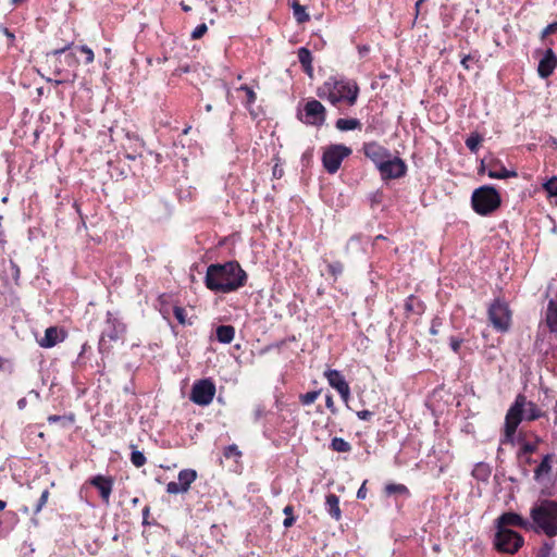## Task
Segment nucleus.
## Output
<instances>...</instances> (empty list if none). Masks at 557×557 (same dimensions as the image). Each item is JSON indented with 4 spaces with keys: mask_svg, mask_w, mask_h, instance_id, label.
<instances>
[{
    "mask_svg": "<svg viewBox=\"0 0 557 557\" xmlns=\"http://www.w3.org/2000/svg\"><path fill=\"white\" fill-rule=\"evenodd\" d=\"M248 275L237 261L212 263L207 268L206 287L213 293L228 294L247 283Z\"/></svg>",
    "mask_w": 557,
    "mask_h": 557,
    "instance_id": "obj_1",
    "label": "nucleus"
},
{
    "mask_svg": "<svg viewBox=\"0 0 557 557\" xmlns=\"http://www.w3.org/2000/svg\"><path fill=\"white\" fill-rule=\"evenodd\" d=\"M524 409L527 411L525 419L530 422L546 417V412L535 403L529 401L525 395L518 394L505 416L503 444H513L517 429L524 419Z\"/></svg>",
    "mask_w": 557,
    "mask_h": 557,
    "instance_id": "obj_2",
    "label": "nucleus"
},
{
    "mask_svg": "<svg viewBox=\"0 0 557 557\" xmlns=\"http://www.w3.org/2000/svg\"><path fill=\"white\" fill-rule=\"evenodd\" d=\"M359 90L356 82L332 76L318 88L317 94L320 98H325L332 106L339 109L341 103H346L348 107L355 106Z\"/></svg>",
    "mask_w": 557,
    "mask_h": 557,
    "instance_id": "obj_3",
    "label": "nucleus"
},
{
    "mask_svg": "<svg viewBox=\"0 0 557 557\" xmlns=\"http://www.w3.org/2000/svg\"><path fill=\"white\" fill-rule=\"evenodd\" d=\"M531 530L552 539L557 536V500L541 499L530 509Z\"/></svg>",
    "mask_w": 557,
    "mask_h": 557,
    "instance_id": "obj_4",
    "label": "nucleus"
},
{
    "mask_svg": "<svg viewBox=\"0 0 557 557\" xmlns=\"http://www.w3.org/2000/svg\"><path fill=\"white\" fill-rule=\"evenodd\" d=\"M502 206L498 190L491 185H483L473 190L471 196L472 210L482 216L493 214Z\"/></svg>",
    "mask_w": 557,
    "mask_h": 557,
    "instance_id": "obj_5",
    "label": "nucleus"
},
{
    "mask_svg": "<svg viewBox=\"0 0 557 557\" xmlns=\"http://www.w3.org/2000/svg\"><path fill=\"white\" fill-rule=\"evenodd\" d=\"M523 536L511 529H496L493 546L500 554L515 555L523 546Z\"/></svg>",
    "mask_w": 557,
    "mask_h": 557,
    "instance_id": "obj_6",
    "label": "nucleus"
},
{
    "mask_svg": "<svg viewBox=\"0 0 557 557\" xmlns=\"http://www.w3.org/2000/svg\"><path fill=\"white\" fill-rule=\"evenodd\" d=\"M487 318L493 327L499 333H506L511 325V311L508 304L496 298L488 307Z\"/></svg>",
    "mask_w": 557,
    "mask_h": 557,
    "instance_id": "obj_7",
    "label": "nucleus"
},
{
    "mask_svg": "<svg viewBox=\"0 0 557 557\" xmlns=\"http://www.w3.org/2000/svg\"><path fill=\"white\" fill-rule=\"evenodd\" d=\"M351 152V148L342 144H334L326 147L322 154V164L325 171L329 174H335L339 170L344 159L348 158Z\"/></svg>",
    "mask_w": 557,
    "mask_h": 557,
    "instance_id": "obj_8",
    "label": "nucleus"
},
{
    "mask_svg": "<svg viewBox=\"0 0 557 557\" xmlns=\"http://www.w3.org/2000/svg\"><path fill=\"white\" fill-rule=\"evenodd\" d=\"M126 331L125 325L113 315V313H107L106 329L103 330L99 339L98 349L101 355H108L111 351V345L107 344V338L110 342H115Z\"/></svg>",
    "mask_w": 557,
    "mask_h": 557,
    "instance_id": "obj_9",
    "label": "nucleus"
},
{
    "mask_svg": "<svg viewBox=\"0 0 557 557\" xmlns=\"http://www.w3.org/2000/svg\"><path fill=\"white\" fill-rule=\"evenodd\" d=\"M216 393L215 384L211 379H201L194 382L189 399L198 406H208Z\"/></svg>",
    "mask_w": 557,
    "mask_h": 557,
    "instance_id": "obj_10",
    "label": "nucleus"
},
{
    "mask_svg": "<svg viewBox=\"0 0 557 557\" xmlns=\"http://www.w3.org/2000/svg\"><path fill=\"white\" fill-rule=\"evenodd\" d=\"M298 117L301 122L307 125L322 126L326 119L325 107L317 99H309L305 106L302 112L298 113Z\"/></svg>",
    "mask_w": 557,
    "mask_h": 557,
    "instance_id": "obj_11",
    "label": "nucleus"
},
{
    "mask_svg": "<svg viewBox=\"0 0 557 557\" xmlns=\"http://www.w3.org/2000/svg\"><path fill=\"white\" fill-rule=\"evenodd\" d=\"M70 46L63 47L61 49H55L52 52L48 53V61L52 62L53 64V73L55 76H59V79H55L54 83L57 85L71 82L73 83L77 74L74 72H71L69 69H66L65 63L62 61V53H65L66 50H69Z\"/></svg>",
    "mask_w": 557,
    "mask_h": 557,
    "instance_id": "obj_12",
    "label": "nucleus"
},
{
    "mask_svg": "<svg viewBox=\"0 0 557 557\" xmlns=\"http://www.w3.org/2000/svg\"><path fill=\"white\" fill-rule=\"evenodd\" d=\"M407 170L406 162L399 157L386 159L377 169L383 181L401 178L407 174Z\"/></svg>",
    "mask_w": 557,
    "mask_h": 557,
    "instance_id": "obj_13",
    "label": "nucleus"
},
{
    "mask_svg": "<svg viewBox=\"0 0 557 557\" xmlns=\"http://www.w3.org/2000/svg\"><path fill=\"white\" fill-rule=\"evenodd\" d=\"M197 471L194 469H183L178 472V482H169L166 492L172 495L187 493L191 484L197 480Z\"/></svg>",
    "mask_w": 557,
    "mask_h": 557,
    "instance_id": "obj_14",
    "label": "nucleus"
},
{
    "mask_svg": "<svg viewBox=\"0 0 557 557\" xmlns=\"http://www.w3.org/2000/svg\"><path fill=\"white\" fill-rule=\"evenodd\" d=\"M87 483L98 490L101 500L104 505L110 504V497L114 485L113 476L97 474L88 479Z\"/></svg>",
    "mask_w": 557,
    "mask_h": 557,
    "instance_id": "obj_15",
    "label": "nucleus"
},
{
    "mask_svg": "<svg viewBox=\"0 0 557 557\" xmlns=\"http://www.w3.org/2000/svg\"><path fill=\"white\" fill-rule=\"evenodd\" d=\"M361 150L363 154L375 164L376 169H379L386 159L391 158L389 150L377 141L364 143Z\"/></svg>",
    "mask_w": 557,
    "mask_h": 557,
    "instance_id": "obj_16",
    "label": "nucleus"
},
{
    "mask_svg": "<svg viewBox=\"0 0 557 557\" xmlns=\"http://www.w3.org/2000/svg\"><path fill=\"white\" fill-rule=\"evenodd\" d=\"M496 529H509V527H518L524 530L531 529V522L519 513L508 511L500 515L496 521Z\"/></svg>",
    "mask_w": 557,
    "mask_h": 557,
    "instance_id": "obj_17",
    "label": "nucleus"
},
{
    "mask_svg": "<svg viewBox=\"0 0 557 557\" xmlns=\"http://www.w3.org/2000/svg\"><path fill=\"white\" fill-rule=\"evenodd\" d=\"M556 67H557V55L550 48H548L544 52L543 58L539 62V65H537L539 76L542 78H547L554 73Z\"/></svg>",
    "mask_w": 557,
    "mask_h": 557,
    "instance_id": "obj_18",
    "label": "nucleus"
},
{
    "mask_svg": "<svg viewBox=\"0 0 557 557\" xmlns=\"http://www.w3.org/2000/svg\"><path fill=\"white\" fill-rule=\"evenodd\" d=\"M487 175L490 178L506 180L517 177L518 173L515 170H507L500 160L493 159L487 163Z\"/></svg>",
    "mask_w": 557,
    "mask_h": 557,
    "instance_id": "obj_19",
    "label": "nucleus"
},
{
    "mask_svg": "<svg viewBox=\"0 0 557 557\" xmlns=\"http://www.w3.org/2000/svg\"><path fill=\"white\" fill-rule=\"evenodd\" d=\"M534 441L529 442L522 438L521 436L518 437V443L520 444V448L517 453V457L521 458L523 456H531L532 454L536 453L539 449L540 444L543 442L542 437L537 434H532Z\"/></svg>",
    "mask_w": 557,
    "mask_h": 557,
    "instance_id": "obj_20",
    "label": "nucleus"
},
{
    "mask_svg": "<svg viewBox=\"0 0 557 557\" xmlns=\"http://www.w3.org/2000/svg\"><path fill=\"white\" fill-rule=\"evenodd\" d=\"M324 377L327 380L331 387L337 392L345 388V385H349L345 380L344 375L338 370L329 369L324 372Z\"/></svg>",
    "mask_w": 557,
    "mask_h": 557,
    "instance_id": "obj_21",
    "label": "nucleus"
},
{
    "mask_svg": "<svg viewBox=\"0 0 557 557\" xmlns=\"http://www.w3.org/2000/svg\"><path fill=\"white\" fill-rule=\"evenodd\" d=\"M299 63L301 64V67L304 72L309 76H313V66H312V53L311 51L306 47H300L297 51Z\"/></svg>",
    "mask_w": 557,
    "mask_h": 557,
    "instance_id": "obj_22",
    "label": "nucleus"
},
{
    "mask_svg": "<svg viewBox=\"0 0 557 557\" xmlns=\"http://www.w3.org/2000/svg\"><path fill=\"white\" fill-rule=\"evenodd\" d=\"M404 309L407 315H421L424 312L425 306L418 297L410 295L405 300Z\"/></svg>",
    "mask_w": 557,
    "mask_h": 557,
    "instance_id": "obj_23",
    "label": "nucleus"
},
{
    "mask_svg": "<svg viewBox=\"0 0 557 557\" xmlns=\"http://www.w3.org/2000/svg\"><path fill=\"white\" fill-rule=\"evenodd\" d=\"M64 337L59 338V331L57 326L46 329L45 336L38 341L40 347L51 348L61 342Z\"/></svg>",
    "mask_w": 557,
    "mask_h": 557,
    "instance_id": "obj_24",
    "label": "nucleus"
},
{
    "mask_svg": "<svg viewBox=\"0 0 557 557\" xmlns=\"http://www.w3.org/2000/svg\"><path fill=\"white\" fill-rule=\"evenodd\" d=\"M325 508L329 515L338 521L342 518V511L339 508V497L333 493H330L325 497Z\"/></svg>",
    "mask_w": 557,
    "mask_h": 557,
    "instance_id": "obj_25",
    "label": "nucleus"
},
{
    "mask_svg": "<svg viewBox=\"0 0 557 557\" xmlns=\"http://www.w3.org/2000/svg\"><path fill=\"white\" fill-rule=\"evenodd\" d=\"M216 339L222 344H230L235 337V327L233 325H220L215 330Z\"/></svg>",
    "mask_w": 557,
    "mask_h": 557,
    "instance_id": "obj_26",
    "label": "nucleus"
},
{
    "mask_svg": "<svg viewBox=\"0 0 557 557\" xmlns=\"http://www.w3.org/2000/svg\"><path fill=\"white\" fill-rule=\"evenodd\" d=\"M329 448L335 453L349 454L352 450V445L345 438L335 436L331 440Z\"/></svg>",
    "mask_w": 557,
    "mask_h": 557,
    "instance_id": "obj_27",
    "label": "nucleus"
},
{
    "mask_svg": "<svg viewBox=\"0 0 557 557\" xmlns=\"http://www.w3.org/2000/svg\"><path fill=\"white\" fill-rule=\"evenodd\" d=\"M553 457L552 454H547L543 457L542 461L534 470L535 480H540L542 476L550 473Z\"/></svg>",
    "mask_w": 557,
    "mask_h": 557,
    "instance_id": "obj_28",
    "label": "nucleus"
},
{
    "mask_svg": "<svg viewBox=\"0 0 557 557\" xmlns=\"http://www.w3.org/2000/svg\"><path fill=\"white\" fill-rule=\"evenodd\" d=\"M236 90L245 92V98L242 100V103L244 104V107L247 110L250 111L251 107L257 101V94H256V91L251 87H249L248 85H242Z\"/></svg>",
    "mask_w": 557,
    "mask_h": 557,
    "instance_id": "obj_29",
    "label": "nucleus"
},
{
    "mask_svg": "<svg viewBox=\"0 0 557 557\" xmlns=\"http://www.w3.org/2000/svg\"><path fill=\"white\" fill-rule=\"evenodd\" d=\"M292 9L294 17L298 24H304L310 20V16L306 11V7L301 5L298 0H293Z\"/></svg>",
    "mask_w": 557,
    "mask_h": 557,
    "instance_id": "obj_30",
    "label": "nucleus"
},
{
    "mask_svg": "<svg viewBox=\"0 0 557 557\" xmlns=\"http://www.w3.org/2000/svg\"><path fill=\"white\" fill-rule=\"evenodd\" d=\"M337 129L342 132L360 129L361 123L358 119H338L335 123Z\"/></svg>",
    "mask_w": 557,
    "mask_h": 557,
    "instance_id": "obj_31",
    "label": "nucleus"
},
{
    "mask_svg": "<svg viewBox=\"0 0 557 557\" xmlns=\"http://www.w3.org/2000/svg\"><path fill=\"white\" fill-rule=\"evenodd\" d=\"M62 54L64 55L62 61L63 63H65L66 69H69L71 72L76 73V69L79 65V60L76 57V53L73 51L67 52L66 50L65 53Z\"/></svg>",
    "mask_w": 557,
    "mask_h": 557,
    "instance_id": "obj_32",
    "label": "nucleus"
},
{
    "mask_svg": "<svg viewBox=\"0 0 557 557\" xmlns=\"http://www.w3.org/2000/svg\"><path fill=\"white\" fill-rule=\"evenodd\" d=\"M482 141L483 137L479 133H471V135L466 139V146L471 152L475 153Z\"/></svg>",
    "mask_w": 557,
    "mask_h": 557,
    "instance_id": "obj_33",
    "label": "nucleus"
},
{
    "mask_svg": "<svg viewBox=\"0 0 557 557\" xmlns=\"http://www.w3.org/2000/svg\"><path fill=\"white\" fill-rule=\"evenodd\" d=\"M321 393H322V389H317V391L307 392L305 394H300L298 397L299 403L302 406H309L318 399V397L321 395Z\"/></svg>",
    "mask_w": 557,
    "mask_h": 557,
    "instance_id": "obj_34",
    "label": "nucleus"
},
{
    "mask_svg": "<svg viewBox=\"0 0 557 557\" xmlns=\"http://www.w3.org/2000/svg\"><path fill=\"white\" fill-rule=\"evenodd\" d=\"M131 448L133 449L132 454H131L132 463L136 468L143 467L147 462V459H146L144 453L137 450L135 445H131Z\"/></svg>",
    "mask_w": 557,
    "mask_h": 557,
    "instance_id": "obj_35",
    "label": "nucleus"
},
{
    "mask_svg": "<svg viewBox=\"0 0 557 557\" xmlns=\"http://www.w3.org/2000/svg\"><path fill=\"white\" fill-rule=\"evenodd\" d=\"M542 187L546 191L547 197H557V176L546 181Z\"/></svg>",
    "mask_w": 557,
    "mask_h": 557,
    "instance_id": "obj_36",
    "label": "nucleus"
},
{
    "mask_svg": "<svg viewBox=\"0 0 557 557\" xmlns=\"http://www.w3.org/2000/svg\"><path fill=\"white\" fill-rule=\"evenodd\" d=\"M344 271V264L341 261L330 262L327 264L329 274L336 281Z\"/></svg>",
    "mask_w": 557,
    "mask_h": 557,
    "instance_id": "obj_37",
    "label": "nucleus"
},
{
    "mask_svg": "<svg viewBox=\"0 0 557 557\" xmlns=\"http://www.w3.org/2000/svg\"><path fill=\"white\" fill-rule=\"evenodd\" d=\"M385 493L387 495L409 494V490L404 484L389 483L385 486Z\"/></svg>",
    "mask_w": 557,
    "mask_h": 557,
    "instance_id": "obj_38",
    "label": "nucleus"
},
{
    "mask_svg": "<svg viewBox=\"0 0 557 557\" xmlns=\"http://www.w3.org/2000/svg\"><path fill=\"white\" fill-rule=\"evenodd\" d=\"M242 451L239 450L238 446L235 445V444H232V445H228L224 448L223 450V456L226 458V459H231V458H240L242 457Z\"/></svg>",
    "mask_w": 557,
    "mask_h": 557,
    "instance_id": "obj_39",
    "label": "nucleus"
},
{
    "mask_svg": "<svg viewBox=\"0 0 557 557\" xmlns=\"http://www.w3.org/2000/svg\"><path fill=\"white\" fill-rule=\"evenodd\" d=\"M173 314L180 324H182V325L187 324V319H186L187 312H186L185 308L175 306L173 309ZM188 324H190V323L188 322Z\"/></svg>",
    "mask_w": 557,
    "mask_h": 557,
    "instance_id": "obj_40",
    "label": "nucleus"
},
{
    "mask_svg": "<svg viewBox=\"0 0 557 557\" xmlns=\"http://www.w3.org/2000/svg\"><path fill=\"white\" fill-rule=\"evenodd\" d=\"M49 496H50V492H49V490L46 488L41 493V495H40V497H39V499H38V502L36 504V507H35V510H34L35 515L39 513L41 511V509L46 506V504H47V502L49 499Z\"/></svg>",
    "mask_w": 557,
    "mask_h": 557,
    "instance_id": "obj_41",
    "label": "nucleus"
},
{
    "mask_svg": "<svg viewBox=\"0 0 557 557\" xmlns=\"http://www.w3.org/2000/svg\"><path fill=\"white\" fill-rule=\"evenodd\" d=\"M208 32V26L206 23H201L191 32L190 38L193 40H197L202 38Z\"/></svg>",
    "mask_w": 557,
    "mask_h": 557,
    "instance_id": "obj_42",
    "label": "nucleus"
},
{
    "mask_svg": "<svg viewBox=\"0 0 557 557\" xmlns=\"http://www.w3.org/2000/svg\"><path fill=\"white\" fill-rule=\"evenodd\" d=\"M78 51L84 54L85 59H84V63L85 64H90L94 62L95 60V54H94V51L87 47V46H79L78 48Z\"/></svg>",
    "mask_w": 557,
    "mask_h": 557,
    "instance_id": "obj_43",
    "label": "nucleus"
},
{
    "mask_svg": "<svg viewBox=\"0 0 557 557\" xmlns=\"http://www.w3.org/2000/svg\"><path fill=\"white\" fill-rule=\"evenodd\" d=\"M443 326V319L440 317H435L432 319L430 333L432 335H437L440 333L441 327Z\"/></svg>",
    "mask_w": 557,
    "mask_h": 557,
    "instance_id": "obj_44",
    "label": "nucleus"
},
{
    "mask_svg": "<svg viewBox=\"0 0 557 557\" xmlns=\"http://www.w3.org/2000/svg\"><path fill=\"white\" fill-rule=\"evenodd\" d=\"M285 345H286V339H282L280 342H276V343H273V344H270V345L265 346L262 349V352H270L272 350H275V351L280 352Z\"/></svg>",
    "mask_w": 557,
    "mask_h": 557,
    "instance_id": "obj_45",
    "label": "nucleus"
},
{
    "mask_svg": "<svg viewBox=\"0 0 557 557\" xmlns=\"http://www.w3.org/2000/svg\"><path fill=\"white\" fill-rule=\"evenodd\" d=\"M66 419H67L71 423H73V422H74V416H73V414H71V416H69V417H66V416L51 414V416H49V417L47 418V420H48V422H49L50 424H53V423H57V422H60V421H63V420H66Z\"/></svg>",
    "mask_w": 557,
    "mask_h": 557,
    "instance_id": "obj_46",
    "label": "nucleus"
},
{
    "mask_svg": "<svg viewBox=\"0 0 557 557\" xmlns=\"http://www.w3.org/2000/svg\"><path fill=\"white\" fill-rule=\"evenodd\" d=\"M325 407L331 411L332 414H336L338 412V409L334 403L332 394H326Z\"/></svg>",
    "mask_w": 557,
    "mask_h": 557,
    "instance_id": "obj_47",
    "label": "nucleus"
},
{
    "mask_svg": "<svg viewBox=\"0 0 557 557\" xmlns=\"http://www.w3.org/2000/svg\"><path fill=\"white\" fill-rule=\"evenodd\" d=\"M557 33V21L548 24L541 33L542 39L546 38L547 36Z\"/></svg>",
    "mask_w": 557,
    "mask_h": 557,
    "instance_id": "obj_48",
    "label": "nucleus"
},
{
    "mask_svg": "<svg viewBox=\"0 0 557 557\" xmlns=\"http://www.w3.org/2000/svg\"><path fill=\"white\" fill-rule=\"evenodd\" d=\"M463 343V339L462 338H459V337H450L449 339V345H450V348L454 352L458 354L460 348H461V345Z\"/></svg>",
    "mask_w": 557,
    "mask_h": 557,
    "instance_id": "obj_49",
    "label": "nucleus"
},
{
    "mask_svg": "<svg viewBox=\"0 0 557 557\" xmlns=\"http://www.w3.org/2000/svg\"><path fill=\"white\" fill-rule=\"evenodd\" d=\"M553 549V546L548 543H544L543 546L540 548L536 557H550V552Z\"/></svg>",
    "mask_w": 557,
    "mask_h": 557,
    "instance_id": "obj_50",
    "label": "nucleus"
},
{
    "mask_svg": "<svg viewBox=\"0 0 557 557\" xmlns=\"http://www.w3.org/2000/svg\"><path fill=\"white\" fill-rule=\"evenodd\" d=\"M338 394L341 395L342 400L348 407V403H349V398H350V387H349V385H345V388L339 391Z\"/></svg>",
    "mask_w": 557,
    "mask_h": 557,
    "instance_id": "obj_51",
    "label": "nucleus"
},
{
    "mask_svg": "<svg viewBox=\"0 0 557 557\" xmlns=\"http://www.w3.org/2000/svg\"><path fill=\"white\" fill-rule=\"evenodd\" d=\"M374 416V412L373 411H370V410H360V411H357V417L360 419V420H363V421H370L372 419V417Z\"/></svg>",
    "mask_w": 557,
    "mask_h": 557,
    "instance_id": "obj_52",
    "label": "nucleus"
},
{
    "mask_svg": "<svg viewBox=\"0 0 557 557\" xmlns=\"http://www.w3.org/2000/svg\"><path fill=\"white\" fill-rule=\"evenodd\" d=\"M149 516H150V506L146 505L143 508V524L144 525H150Z\"/></svg>",
    "mask_w": 557,
    "mask_h": 557,
    "instance_id": "obj_53",
    "label": "nucleus"
},
{
    "mask_svg": "<svg viewBox=\"0 0 557 557\" xmlns=\"http://www.w3.org/2000/svg\"><path fill=\"white\" fill-rule=\"evenodd\" d=\"M296 522V517L295 516H290V517H286L283 521V525L284 528L288 529L290 527H293Z\"/></svg>",
    "mask_w": 557,
    "mask_h": 557,
    "instance_id": "obj_54",
    "label": "nucleus"
},
{
    "mask_svg": "<svg viewBox=\"0 0 557 557\" xmlns=\"http://www.w3.org/2000/svg\"><path fill=\"white\" fill-rule=\"evenodd\" d=\"M283 512L286 517L294 516V506L293 505L285 506L283 509Z\"/></svg>",
    "mask_w": 557,
    "mask_h": 557,
    "instance_id": "obj_55",
    "label": "nucleus"
},
{
    "mask_svg": "<svg viewBox=\"0 0 557 557\" xmlns=\"http://www.w3.org/2000/svg\"><path fill=\"white\" fill-rule=\"evenodd\" d=\"M366 495H367V491L364 488V484L358 490L357 492V497L359 499H364L366 498Z\"/></svg>",
    "mask_w": 557,
    "mask_h": 557,
    "instance_id": "obj_56",
    "label": "nucleus"
},
{
    "mask_svg": "<svg viewBox=\"0 0 557 557\" xmlns=\"http://www.w3.org/2000/svg\"><path fill=\"white\" fill-rule=\"evenodd\" d=\"M3 34L11 40L13 41L15 39V36L14 34L8 29L7 27L3 28Z\"/></svg>",
    "mask_w": 557,
    "mask_h": 557,
    "instance_id": "obj_57",
    "label": "nucleus"
},
{
    "mask_svg": "<svg viewBox=\"0 0 557 557\" xmlns=\"http://www.w3.org/2000/svg\"><path fill=\"white\" fill-rule=\"evenodd\" d=\"M471 57L470 55H465L461 60V65L465 67V69H469V65H468V62L470 61Z\"/></svg>",
    "mask_w": 557,
    "mask_h": 557,
    "instance_id": "obj_58",
    "label": "nucleus"
},
{
    "mask_svg": "<svg viewBox=\"0 0 557 557\" xmlns=\"http://www.w3.org/2000/svg\"><path fill=\"white\" fill-rule=\"evenodd\" d=\"M26 404H27V400L26 398H21L18 401H17V407L20 409H24L26 407Z\"/></svg>",
    "mask_w": 557,
    "mask_h": 557,
    "instance_id": "obj_59",
    "label": "nucleus"
},
{
    "mask_svg": "<svg viewBox=\"0 0 557 557\" xmlns=\"http://www.w3.org/2000/svg\"><path fill=\"white\" fill-rule=\"evenodd\" d=\"M180 5H181V8H182V10H183L184 12H190V11H191V7H190V5H188V4H186L184 1H182V2L180 3Z\"/></svg>",
    "mask_w": 557,
    "mask_h": 557,
    "instance_id": "obj_60",
    "label": "nucleus"
},
{
    "mask_svg": "<svg viewBox=\"0 0 557 557\" xmlns=\"http://www.w3.org/2000/svg\"><path fill=\"white\" fill-rule=\"evenodd\" d=\"M131 503L133 506H137L140 503V499L138 497H134L132 498Z\"/></svg>",
    "mask_w": 557,
    "mask_h": 557,
    "instance_id": "obj_61",
    "label": "nucleus"
},
{
    "mask_svg": "<svg viewBox=\"0 0 557 557\" xmlns=\"http://www.w3.org/2000/svg\"><path fill=\"white\" fill-rule=\"evenodd\" d=\"M7 506V503L2 499H0V510H3Z\"/></svg>",
    "mask_w": 557,
    "mask_h": 557,
    "instance_id": "obj_62",
    "label": "nucleus"
},
{
    "mask_svg": "<svg viewBox=\"0 0 557 557\" xmlns=\"http://www.w3.org/2000/svg\"><path fill=\"white\" fill-rule=\"evenodd\" d=\"M191 126H187L186 128L183 129V135H187L190 131Z\"/></svg>",
    "mask_w": 557,
    "mask_h": 557,
    "instance_id": "obj_63",
    "label": "nucleus"
},
{
    "mask_svg": "<svg viewBox=\"0 0 557 557\" xmlns=\"http://www.w3.org/2000/svg\"><path fill=\"white\" fill-rule=\"evenodd\" d=\"M527 463L531 465L533 462L532 458L529 456L525 460Z\"/></svg>",
    "mask_w": 557,
    "mask_h": 557,
    "instance_id": "obj_64",
    "label": "nucleus"
}]
</instances>
